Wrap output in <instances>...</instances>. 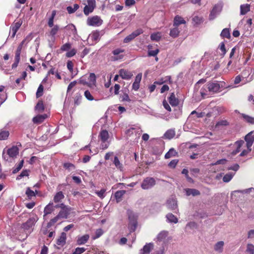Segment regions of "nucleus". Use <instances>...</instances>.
<instances>
[{
	"mask_svg": "<svg viewBox=\"0 0 254 254\" xmlns=\"http://www.w3.org/2000/svg\"><path fill=\"white\" fill-rule=\"evenodd\" d=\"M245 139V141L243 140L236 141L234 144L235 149L233 150L229 155L231 157H233L241 152L237 157V160L242 162H244V161L241 160L240 157L247 156L252 150L251 147L254 141V135L253 132H251L246 135Z\"/></svg>",
	"mask_w": 254,
	"mask_h": 254,
	"instance_id": "nucleus-1",
	"label": "nucleus"
},
{
	"mask_svg": "<svg viewBox=\"0 0 254 254\" xmlns=\"http://www.w3.org/2000/svg\"><path fill=\"white\" fill-rule=\"evenodd\" d=\"M222 84L217 81L208 82L200 89V93L202 97L205 98L207 95L220 92L221 88L222 87Z\"/></svg>",
	"mask_w": 254,
	"mask_h": 254,
	"instance_id": "nucleus-2",
	"label": "nucleus"
},
{
	"mask_svg": "<svg viewBox=\"0 0 254 254\" xmlns=\"http://www.w3.org/2000/svg\"><path fill=\"white\" fill-rule=\"evenodd\" d=\"M38 220V217L36 215L29 218L27 221L23 223L20 227V230L25 232V236L26 238L28 233L31 232L33 227Z\"/></svg>",
	"mask_w": 254,
	"mask_h": 254,
	"instance_id": "nucleus-3",
	"label": "nucleus"
},
{
	"mask_svg": "<svg viewBox=\"0 0 254 254\" xmlns=\"http://www.w3.org/2000/svg\"><path fill=\"white\" fill-rule=\"evenodd\" d=\"M2 157L7 163L14 162L16 158V146H13L12 147L7 149L6 151L4 150L3 151Z\"/></svg>",
	"mask_w": 254,
	"mask_h": 254,
	"instance_id": "nucleus-4",
	"label": "nucleus"
},
{
	"mask_svg": "<svg viewBox=\"0 0 254 254\" xmlns=\"http://www.w3.org/2000/svg\"><path fill=\"white\" fill-rule=\"evenodd\" d=\"M99 139L101 141V148L102 149H107L110 145V142L108 141L109 133L106 130H102L99 134Z\"/></svg>",
	"mask_w": 254,
	"mask_h": 254,
	"instance_id": "nucleus-5",
	"label": "nucleus"
},
{
	"mask_svg": "<svg viewBox=\"0 0 254 254\" xmlns=\"http://www.w3.org/2000/svg\"><path fill=\"white\" fill-rule=\"evenodd\" d=\"M128 217L129 220L128 228L130 232H134L137 227V216L131 211H127Z\"/></svg>",
	"mask_w": 254,
	"mask_h": 254,
	"instance_id": "nucleus-6",
	"label": "nucleus"
},
{
	"mask_svg": "<svg viewBox=\"0 0 254 254\" xmlns=\"http://www.w3.org/2000/svg\"><path fill=\"white\" fill-rule=\"evenodd\" d=\"M142 132V130L140 127L138 126H133L127 128L125 132L128 136H133L134 134L136 137H139Z\"/></svg>",
	"mask_w": 254,
	"mask_h": 254,
	"instance_id": "nucleus-7",
	"label": "nucleus"
},
{
	"mask_svg": "<svg viewBox=\"0 0 254 254\" xmlns=\"http://www.w3.org/2000/svg\"><path fill=\"white\" fill-rule=\"evenodd\" d=\"M56 207H60L61 208L60 211L59 212L58 215L59 217H60L61 218H67L68 216L70 214V212L71 210V208L65 205L64 203H61L60 205H56L55 206Z\"/></svg>",
	"mask_w": 254,
	"mask_h": 254,
	"instance_id": "nucleus-8",
	"label": "nucleus"
},
{
	"mask_svg": "<svg viewBox=\"0 0 254 254\" xmlns=\"http://www.w3.org/2000/svg\"><path fill=\"white\" fill-rule=\"evenodd\" d=\"M125 51L123 49L117 48L112 51L113 56L111 57L112 61H117L121 60L124 57Z\"/></svg>",
	"mask_w": 254,
	"mask_h": 254,
	"instance_id": "nucleus-9",
	"label": "nucleus"
},
{
	"mask_svg": "<svg viewBox=\"0 0 254 254\" xmlns=\"http://www.w3.org/2000/svg\"><path fill=\"white\" fill-rule=\"evenodd\" d=\"M156 184V181L153 178L147 177L142 182L141 187L143 190H148L152 188Z\"/></svg>",
	"mask_w": 254,
	"mask_h": 254,
	"instance_id": "nucleus-10",
	"label": "nucleus"
},
{
	"mask_svg": "<svg viewBox=\"0 0 254 254\" xmlns=\"http://www.w3.org/2000/svg\"><path fill=\"white\" fill-rule=\"evenodd\" d=\"M103 23V20L98 16H94L88 18L87 23L89 26L98 27L100 26Z\"/></svg>",
	"mask_w": 254,
	"mask_h": 254,
	"instance_id": "nucleus-11",
	"label": "nucleus"
},
{
	"mask_svg": "<svg viewBox=\"0 0 254 254\" xmlns=\"http://www.w3.org/2000/svg\"><path fill=\"white\" fill-rule=\"evenodd\" d=\"M222 8V6L221 4H217L215 5L210 11L209 16V20H212L214 19L220 13Z\"/></svg>",
	"mask_w": 254,
	"mask_h": 254,
	"instance_id": "nucleus-12",
	"label": "nucleus"
},
{
	"mask_svg": "<svg viewBox=\"0 0 254 254\" xmlns=\"http://www.w3.org/2000/svg\"><path fill=\"white\" fill-rule=\"evenodd\" d=\"M143 33L141 29H138L133 31L132 33L127 36L124 40V42L127 43L132 40L136 37Z\"/></svg>",
	"mask_w": 254,
	"mask_h": 254,
	"instance_id": "nucleus-13",
	"label": "nucleus"
},
{
	"mask_svg": "<svg viewBox=\"0 0 254 254\" xmlns=\"http://www.w3.org/2000/svg\"><path fill=\"white\" fill-rule=\"evenodd\" d=\"M120 76L124 79H129L133 76L131 72L124 69H121L119 71Z\"/></svg>",
	"mask_w": 254,
	"mask_h": 254,
	"instance_id": "nucleus-14",
	"label": "nucleus"
},
{
	"mask_svg": "<svg viewBox=\"0 0 254 254\" xmlns=\"http://www.w3.org/2000/svg\"><path fill=\"white\" fill-rule=\"evenodd\" d=\"M153 248V244L152 243L146 244L143 248L140 250L139 254H150Z\"/></svg>",
	"mask_w": 254,
	"mask_h": 254,
	"instance_id": "nucleus-15",
	"label": "nucleus"
},
{
	"mask_svg": "<svg viewBox=\"0 0 254 254\" xmlns=\"http://www.w3.org/2000/svg\"><path fill=\"white\" fill-rule=\"evenodd\" d=\"M168 232L167 231H162L160 232L156 237L157 241L163 242L165 243L168 239Z\"/></svg>",
	"mask_w": 254,
	"mask_h": 254,
	"instance_id": "nucleus-16",
	"label": "nucleus"
},
{
	"mask_svg": "<svg viewBox=\"0 0 254 254\" xmlns=\"http://www.w3.org/2000/svg\"><path fill=\"white\" fill-rule=\"evenodd\" d=\"M252 190H254V189L251 188L244 190H234L231 192V199L236 200L237 198H236V193H249Z\"/></svg>",
	"mask_w": 254,
	"mask_h": 254,
	"instance_id": "nucleus-17",
	"label": "nucleus"
},
{
	"mask_svg": "<svg viewBox=\"0 0 254 254\" xmlns=\"http://www.w3.org/2000/svg\"><path fill=\"white\" fill-rule=\"evenodd\" d=\"M90 236L88 234H85L82 236H78L77 239V244L78 245H84L87 242L89 239Z\"/></svg>",
	"mask_w": 254,
	"mask_h": 254,
	"instance_id": "nucleus-18",
	"label": "nucleus"
},
{
	"mask_svg": "<svg viewBox=\"0 0 254 254\" xmlns=\"http://www.w3.org/2000/svg\"><path fill=\"white\" fill-rule=\"evenodd\" d=\"M88 87L92 88L96 85V77L94 73H90L88 77Z\"/></svg>",
	"mask_w": 254,
	"mask_h": 254,
	"instance_id": "nucleus-19",
	"label": "nucleus"
},
{
	"mask_svg": "<svg viewBox=\"0 0 254 254\" xmlns=\"http://www.w3.org/2000/svg\"><path fill=\"white\" fill-rule=\"evenodd\" d=\"M186 23V21L184 20V19L183 17L179 16V15H177L174 18L173 26L174 27L178 26L179 27L180 25H181V24L185 25Z\"/></svg>",
	"mask_w": 254,
	"mask_h": 254,
	"instance_id": "nucleus-20",
	"label": "nucleus"
},
{
	"mask_svg": "<svg viewBox=\"0 0 254 254\" xmlns=\"http://www.w3.org/2000/svg\"><path fill=\"white\" fill-rule=\"evenodd\" d=\"M47 115L46 114L39 115L33 118V122L35 124H39L42 123L46 118Z\"/></svg>",
	"mask_w": 254,
	"mask_h": 254,
	"instance_id": "nucleus-21",
	"label": "nucleus"
},
{
	"mask_svg": "<svg viewBox=\"0 0 254 254\" xmlns=\"http://www.w3.org/2000/svg\"><path fill=\"white\" fill-rule=\"evenodd\" d=\"M55 207L53 202H50L47 205L44 210V216L52 213L54 210Z\"/></svg>",
	"mask_w": 254,
	"mask_h": 254,
	"instance_id": "nucleus-22",
	"label": "nucleus"
},
{
	"mask_svg": "<svg viewBox=\"0 0 254 254\" xmlns=\"http://www.w3.org/2000/svg\"><path fill=\"white\" fill-rule=\"evenodd\" d=\"M224 242L223 241H219L216 243L214 246V250L218 253H222L223 251Z\"/></svg>",
	"mask_w": 254,
	"mask_h": 254,
	"instance_id": "nucleus-23",
	"label": "nucleus"
},
{
	"mask_svg": "<svg viewBox=\"0 0 254 254\" xmlns=\"http://www.w3.org/2000/svg\"><path fill=\"white\" fill-rule=\"evenodd\" d=\"M66 239V234L64 232H62L57 240V244L62 247L65 244Z\"/></svg>",
	"mask_w": 254,
	"mask_h": 254,
	"instance_id": "nucleus-24",
	"label": "nucleus"
},
{
	"mask_svg": "<svg viewBox=\"0 0 254 254\" xmlns=\"http://www.w3.org/2000/svg\"><path fill=\"white\" fill-rule=\"evenodd\" d=\"M167 206L171 210L176 209L177 207V204L176 199L173 198L168 199L167 202Z\"/></svg>",
	"mask_w": 254,
	"mask_h": 254,
	"instance_id": "nucleus-25",
	"label": "nucleus"
},
{
	"mask_svg": "<svg viewBox=\"0 0 254 254\" xmlns=\"http://www.w3.org/2000/svg\"><path fill=\"white\" fill-rule=\"evenodd\" d=\"M89 148V153L92 155L97 154L98 149L97 147L94 148L93 145V142L91 141L88 145L85 146L83 149Z\"/></svg>",
	"mask_w": 254,
	"mask_h": 254,
	"instance_id": "nucleus-26",
	"label": "nucleus"
},
{
	"mask_svg": "<svg viewBox=\"0 0 254 254\" xmlns=\"http://www.w3.org/2000/svg\"><path fill=\"white\" fill-rule=\"evenodd\" d=\"M101 35L99 31H94L89 36V39H91L93 42L96 43L100 39Z\"/></svg>",
	"mask_w": 254,
	"mask_h": 254,
	"instance_id": "nucleus-27",
	"label": "nucleus"
},
{
	"mask_svg": "<svg viewBox=\"0 0 254 254\" xmlns=\"http://www.w3.org/2000/svg\"><path fill=\"white\" fill-rule=\"evenodd\" d=\"M65 28L66 29V30H68L69 31V34L70 35H72L74 36L77 34V30L76 27L73 24H68L65 27Z\"/></svg>",
	"mask_w": 254,
	"mask_h": 254,
	"instance_id": "nucleus-28",
	"label": "nucleus"
},
{
	"mask_svg": "<svg viewBox=\"0 0 254 254\" xmlns=\"http://www.w3.org/2000/svg\"><path fill=\"white\" fill-rule=\"evenodd\" d=\"M250 10V5L249 4H244L240 6V14L245 15Z\"/></svg>",
	"mask_w": 254,
	"mask_h": 254,
	"instance_id": "nucleus-29",
	"label": "nucleus"
},
{
	"mask_svg": "<svg viewBox=\"0 0 254 254\" xmlns=\"http://www.w3.org/2000/svg\"><path fill=\"white\" fill-rule=\"evenodd\" d=\"M169 101L170 104L172 106H177L179 104L178 99L175 97L174 93H172L169 98Z\"/></svg>",
	"mask_w": 254,
	"mask_h": 254,
	"instance_id": "nucleus-30",
	"label": "nucleus"
},
{
	"mask_svg": "<svg viewBox=\"0 0 254 254\" xmlns=\"http://www.w3.org/2000/svg\"><path fill=\"white\" fill-rule=\"evenodd\" d=\"M180 32V28L178 26L174 27V28L171 29L170 36L173 38H176L179 36Z\"/></svg>",
	"mask_w": 254,
	"mask_h": 254,
	"instance_id": "nucleus-31",
	"label": "nucleus"
},
{
	"mask_svg": "<svg viewBox=\"0 0 254 254\" xmlns=\"http://www.w3.org/2000/svg\"><path fill=\"white\" fill-rule=\"evenodd\" d=\"M166 218L168 222L177 223L178 221V218L173 214L168 213L166 215Z\"/></svg>",
	"mask_w": 254,
	"mask_h": 254,
	"instance_id": "nucleus-32",
	"label": "nucleus"
},
{
	"mask_svg": "<svg viewBox=\"0 0 254 254\" xmlns=\"http://www.w3.org/2000/svg\"><path fill=\"white\" fill-rule=\"evenodd\" d=\"M64 195L62 191L58 192L54 197V201L55 203H58L62 200L64 198Z\"/></svg>",
	"mask_w": 254,
	"mask_h": 254,
	"instance_id": "nucleus-33",
	"label": "nucleus"
},
{
	"mask_svg": "<svg viewBox=\"0 0 254 254\" xmlns=\"http://www.w3.org/2000/svg\"><path fill=\"white\" fill-rule=\"evenodd\" d=\"M164 135L166 138L169 139H172L175 135V131L173 129H169L166 131Z\"/></svg>",
	"mask_w": 254,
	"mask_h": 254,
	"instance_id": "nucleus-34",
	"label": "nucleus"
},
{
	"mask_svg": "<svg viewBox=\"0 0 254 254\" xmlns=\"http://www.w3.org/2000/svg\"><path fill=\"white\" fill-rule=\"evenodd\" d=\"M177 155V152L173 148L170 149V150L165 154V158L166 159H169L172 157H175Z\"/></svg>",
	"mask_w": 254,
	"mask_h": 254,
	"instance_id": "nucleus-35",
	"label": "nucleus"
},
{
	"mask_svg": "<svg viewBox=\"0 0 254 254\" xmlns=\"http://www.w3.org/2000/svg\"><path fill=\"white\" fill-rule=\"evenodd\" d=\"M126 191L125 190H118L116 192L115 197L117 202L120 201L123 196L126 193Z\"/></svg>",
	"mask_w": 254,
	"mask_h": 254,
	"instance_id": "nucleus-36",
	"label": "nucleus"
},
{
	"mask_svg": "<svg viewBox=\"0 0 254 254\" xmlns=\"http://www.w3.org/2000/svg\"><path fill=\"white\" fill-rule=\"evenodd\" d=\"M186 194L189 196L192 195L193 196L198 195L200 194L199 191L194 189H188L186 190Z\"/></svg>",
	"mask_w": 254,
	"mask_h": 254,
	"instance_id": "nucleus-37",
	"label": "nucleus"
},
{
	"mask_svg": "<svg viewBox=\"0 0 254 254\" xmlns=\"http://www.w3.org/2000/svg\"><path fill=\"white\" fill-rule=\"evenodd\" d=\"M113 163L116 166V167L120 170V171H122L123 169V164L120 162L119 158L118 157L115 156L114 157V160H113Z\"/></svg>",
	"mask_w": 254,
	"mask_h": 254,
	"instance_id": "nucleus-38",
	"label": "nucleus"
},
{
	"mask_svg": "<svg viewBox=\"0 0 254 254\" xmlns=\"http://www.w3.org/2000/svg\"><path fill=\"white\" fill-rule=\"evenodd\" d=\"M50 74L55 75L59 79H61L62 78L61 75L55 68L52 67L48 71V75H50Z\"/></svg>",
	"mask_w": 254,
	"mask_h": 254,
	"instance_id": "nucleus-39",
	"label": "nucleus"
},
{
	"mask_svg": "<svg viewBox=\"0 0 254 254\" xmlns=\"http://www.w3.org/2000/svg\"><path fill=\"white\" fill-rule=\"evenodd\" d=\"M9 135L8 131L1 129L0 130V140L6 139Z\"/></svg>",
	"mask_w": 254,
	"mask_h": 254,
	"instance_id": "nucleus-40",
	"label": "nucleus"
},
{
	"mask_svg": "<svg viewBox=\"0 0 254 254\" xmlns=\"http://www.w3.org/2000/svg\"><path fill=\"white\" fill-rule=\"evenodd\" d=\"M235 175V173H228L224 175L223 178V181L225 183L229 182Z\"/></svg>",
	"mask_w": 254,
	"mask_h": 254,
	"instance_id": "nucleus-41",
	"label": "nucleus"
},
{
	"mask_svg": "<svg viewBox=\"0 0 254 254\" xmlns=\"http://www.w3.org/2000/svg\"><path fill=\"white\" fill-rule=\"evenodd\" d=\"M79 8V5L77 4H74L73 6H68L67 7L66 9L68 13L71 14L74 13Z\"/></svg>",
	"mask_w": 254,
	"mask_h": 254,
	"instance_id": "nucleus-42",
	"label": "nucleus"
},
{
	"mask_svg": "<svg viewBox=\"0 0 254 254\" xmlns=\"http://www.w3.org/2000/svg\"><path fill=\"white\" fill-rule=\"evenodd\" d=\"M161 36L159 32L154 33L150 36V39L152 41H159L161 39Z\"/></svg>",
	"mask_w": 254,
	"mask_h": 254,
	"instance_id": "nucleus-43",
	"label": "nucleus"
},
{
	"mask_svg": "<svg viewBox=\"0 0 254 254\" xmlns=\"http://www.w3.org/2000/svg\"><path fill=\"white\" fill-rule=\"evenodd\" d=\"M56 15V11L55 10H54L52 11V15L50 18L49 19L48 21V25L52 27L54 26V19Z\"/></svg>",
	"mask_w": 254,
	"mask_h": 254,
	"instance_id": "nucleus-44",
	"label": "nucleus"
},
{
	"mask_svg": "<svg viewBox=\"0 0 254 254\" xmlns=\"http://www.w3.org/2000/svg\"><path fill=\"white\" fill-rule=\"evenodd\" d=\"M242 117L245 121L251 124H254V117H252L249 115L242 114Z\"/></svg>",
	"mask_w": 254,
	"mask_h": 254,
	"instance_id": "nucleus-45",
	"label": "nucleus"
},
{
	"mask_svg": "<svg viewBox=\"0 0 254 254\" xmlns=\"http://www.w3.org/2000/svg\"><path fill=\"white\" fill-rule=\"evenodd\" d=\"M94 8H95L92 6H88V5H85L83 9L84 13L86 15H87L89 13H91L93 11Z\"/></svg>",
	"mask_w": 254,
	"mask_h": 254,
	"instance_id": "nucleus-46",
	"label": "nucleus"
},
{
	"mask_svg": "<svg viewBox=\"0 0 254 254\" xmlns=\"http://www.w3.org/2000/svg\"><path fill=\"white\" fill-rule=\"evenodd\" d=\"M220 35L222 38H229L230 37V34L229 29L224 28L223 29Z\"/></svg>",
	"mask_w": 254,
	"mask_h": 254,
	"instance_id": "nucleus-47",
	"label": "nucleus"
},
{
	"mask_svg": "<svg viewBox=\"0 0 254 254\" xmlns=\"http://www.w3.org/2000/svg\"><path fill=\"white\" fill-rule=\"evenodd\" d=\"M77 53V50L75 49H70L67 51L65 54L67 58H71L73 57Z\"/></svg>",
	"mask_w": 254,
	"mask_h": 254,
	"instance_id": "nucleus-48",
	"label": "nucleus"
},
{
	"mask_svg": "<svg viewBox=\"0 0 254 254\" xmlns=\"http://www.w3.org/2000/svg\"><path fill=\"white\" fill-rule=\"evenodd\" d=\"M25 193L29 199H31L32 197L35 196V193L29 188H27Z\"/></svg>",
	"mask_w": 254,
	"mask_h": 254,
	"instance_id": "nucleus-49",
	"label": "nucleus"
},
{
	"mask_svg": "<svg viewBox=\"0 0 254 254\" xmlns=\"http://www.w3.org/2000/svg\"><path fill=\"white\" fill-rule=\"evenodd\" d=\"M64 167L68 170L69 171L73 170L75 169L74 165L70 163H65L64 164Z\"/></svg>",
	"mask_w": 254,
	"mask_h": 254,
	"instance_id": "nucleus-50",
	"label": "nucleus"
},
{
	"mask_svg": "<svg viewBox=\"0 0 254 254\" xmlns=\"http://www.w3.org/2000/svg\"><path fill=\"white\" fill-rule=\"evenodd\" d=\"M29 171L28 170H23L19 175L17 176V180H19L24 177H28Z\"/></svg>",
	"mask_w": 254,
	"mask_h": 254,
	"instance_id": "nucleus-51",
	"label": "nucleus"
},
{
	"mask_svg": "<svg viewBox=\"0 0 254 254\" xmlns=\"http://www.w3.org/2000/svg\"><path fill=\"white\" fill-rule=\"evenodd\" d=\"M71 47V44L69 43H66L64 44L61 48V50L62 51H68Z\"/></svg>",
	"mask_w": 254,
	"mask_h": 254,
	"instance_id": "nucleus-52",
	"label": "nucleus"
},
{
	"mask_svg": "<svg viewBox=\"0 0 254 254\" xmlns=\"http://www.w3.org/2000/svg\"><path fill=\"white\" fill-rule=\"evenodd\" d=\"M246 252L249 254H254V245L252 244H248L247 246Z\"/></svg>",
	"mask_w": 254,
	"mask_h": 254,
	"instance_id": "nucleus-53",
	"label": "nucleus"
},
{
	"mask_svg": "<svg viewBox=\"0 0 254 254\" xmlns=\"http://www.w3.org/2000/svg\"><path fill=\"white\" fill-rule=\"evenodd\" d=\"M53 27L50 31V35L54 38L55 35L57 33L59 30V27L57 25H56Z\"/></svg>",
	"mask_w": 254,
	"mask_h": 254,
	"instance_id": "nucleus-54",
	"label": "nucleus"
},
{
	"mask_svg": "<svg viewBox=\"0 0 254 254\" xmlns=\"http://www.w3.org/2000/svg\"><path fill=\"white\" fill-rule=\"evenodd\" d=\"M35 110L39 112H42L44 110L43 102L39 101L35 106Z\"/></svg>",
	"mask_w": 254,
	"mask_h": 254,
	"instance_id": "nucleus-55",
	"label": "nucleus"
},
{
	"mask_svg": "<svg viewBox=\"0 0 254 254\" xmlns=\"http://www.w3.org/2000/svg\"><path fill=\"white\" fill-rule=\"evenodd\" d=\"M60 219H61L60 217H59V215L58 214L56 217L52 219L48 223V227H51L55 223H56Z\"/></svg>",
	"mask_w": 254,
	"mask_h": 254,
	"instance_id": "nucleus-56",
	"label": "nucleus"
},
{
	"mask_svg": "<svg viewBox=\"0 0 254 254\" xmlns=\"http://www.w3.org/2000/svg\"><path fill=\"white\" fill-rule=\"evenodd\" d=\"M87 76L86 75L82 76L78 80L79 83L82 84L83 85H87L88 86V82L87 81Z\"/></svg>",
	"mask_w": 254,
	"mask_h": 254,
	"instance_id": "nucleus-57",
	"label": "nucleus"
},
{
	"mask_svg": "<svg viewBox=\"0 0 254 254\" xmlns=\"http://www.w3.org/2000/svg\"><path fill=\"white\" fill-rule=\"evenodd\" d=\"M86 251L84 248H76L72 254H81Z\"/></svg>",
	"mask_w": 254,
	"mask_h": 254,
	"instance_id": "nucleus-58",
	"label": "nucleus"
},
{
	"mask_svg": "<svg viewBox=\"0 0 254 254\" xmlns=\"http://www.w3.org/2000/svg\"><path fill=\"white\" fill-rule=\"evenodd\" d=\"M103 234V231L102 229H98L95 231V236L93 237V239H96L99 238Z\"/></svg>",
	"mask_w": 254,
	"mask_h": 254,
	"instance_id": "nucleus-59",
	"label": "nucleus"
},
{
	"mask_svg": "<svg viewBox=\"0 0 254 254\" xmlns=\"http://www.w3.org/2000/svg\"><path fill=\"white\" fill-rule=\"evenodd\" d=\"M43 89L44 88L43 85L40 84L36 92V96L37 98L41 97L43 95Z\"/></svg>",
	"mask_w": 254,
	"mask_h": 254,
	"instance_id": "nucleus-60",
	"label": "nucleus"
},
{
	"mask_svg": "<svg viewBox=\"0 0 254 254\" xmlns=\"http://www.w3.org/2000/svg\"><path fill=\"white\" fill-rule=\"evenodd\" d=\"M85 98L89 101H93L94 100V98L91 95V93L89 92V90H86L84 92V94Z\"/></svg>",
	"mask_w": 254,
	"mask_h": 254,
	"instance_id": "nucleus-61",
	"label": "nucleus"
},
{
	"mask_svg": "<svg viewBox=\"0 0 254 254\" xmlns=\"http://www.w3.org/2000/svg\"><path fill=\"white\" fill-rule=\"evenodd\" d=\"M159 52V50L158 49L155 50H149L148 52V55L149 57H155L158 54Z\"/></svg>",
	"mask_w": 254,
	"mask_h": 254,
	"instance_id": "nucleus-62",
	"label": "nucleus"
},
{
	"mask_svg": "<svg viewBox=\"0 0 254 254\" xmlns=\"http://www.w3.org/2000/svg\"><path fill=\"white\" fill-rule=\"evenodd\" d=\"M67 68L69 70L71 73H73V64L71 61H68L67 62Z\"/></svg>",
	"mask_w": 254,
	"mask_h": 254,
	"instance_id": "nucleus-63",
	"label": "nucleus"
},
{
	"mask_svg": "<svg viewBox=\"0 0 254 254\" xmlns=\"http://www.w3.org/2000/svg\"><path fill=\"white\" fill-rule=\"evenodd\" d=\"M179 160L178 159L172 160L169 164L168 166L169 167L174 168L176 166L178 163Z\"/></svg>",
	"mask_w": 254,
	"mask_h": 254,
	"instance_id": "nucleus-64",
	"label": "nucleus"
}]
</instances>
